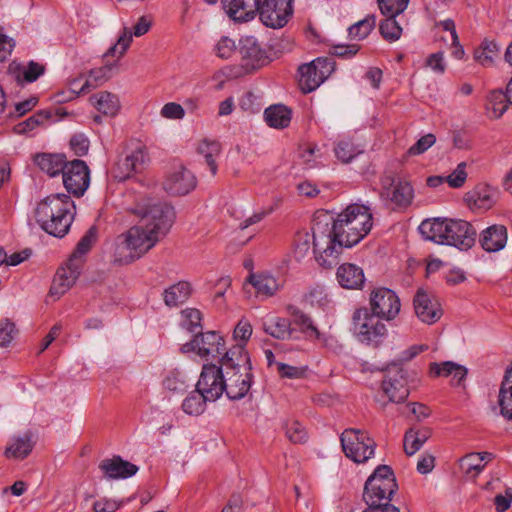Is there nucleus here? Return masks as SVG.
Returning a JSON list of instances; mask_svg holds the SVG:
<instances>
[{
    "label": "nucleus",
    "mask_w": 512,
    "mask_h": 512,
    "mask_svg": "<svg viewBox=\"0 0 512 512\" xmlns=\"http://www.w3.org/2000/svg\"><path fill=\"white\" fill-rule=\"evenodd\" d=\"M316 223V245L327 244L324 253L332 257V260L323 255L318 258L324 268L336 265L343 247L350 248L358 244L373 225L369 207L360 204L349 205L336 219L327 212L318 211Z\"/></svg>",
    "instance_id": "obj_1"
},
{
    "label": "nucleus",
    "mask_w": 512,
    "mask_h": 512,
    "mask_svg": "<svg viewBox=\"0 0 512 512\" xmlns=\"http://www.w3.org/2000/svg\"><path fill=\"white\" fill-rule=\"evenodd\" d=\"M75 210L74 201L69 195L51 194L38 203L35 218L45 232L61 238L68 233Z\"/></svg>",
    "instance_id": "obj_2"
},
{
    "label": "nucleus",
    "mask_w": 512,
    "mask_h": 512,
    "mask_svg": "<svg viewBox=\"0 0 512 512\" xmlns=\"http://www.w3.org/2000/svg\"><path fill=\"white\" fill-rule=\"evenodd\" d=\"M419 232L426 240L462 250L472 247L476 238V230L469 222L447 218L426 219L420 224Z\"/></svg>",
    "instance_id": "obj_3"
},
{
    "label": "nucleus",
    "mask_w": 512,
    "mask_h": 512,
    "mask_svg": "<svg viewBox=\"0 0 512 512\" xmlns=\"http://www.w3.org/2000/svg\"><path fill=\"white\" fill-rule=\"evenodd\" d=\"M220 364L225 369V392L228 398L239 400L245 397L251 388L252 373L244 345L233 346L220 358Z\"/></svg>",
    "instance_id": "obj_4"
},
{
    "label": "nucleus",
    "mask_w": 512,
    "mask_h": 512,
    "mask_svg": "<svg viewBox=\"0 0 512 512\" xmlns=\"http://www.w3.org/2000/svg\"><path fill=\"white\" fill-rule=\"evenodd\" d=\"M130 211L136 215L150 233L158 239L164 238L171 229L176 213L174 208L161 202H153L151 199H143L136 203Z\"/></svg>",
    "instance_id": "obj_5"
},
{
    "label": "nucleus",
    "mask_w": 512,
    "mask_h": 512,
    "mask_svg": "<svg viewBox=\"0 0 512 512\" xmlns=\"http://www.w3.org/2000/svg\"><path fill=\"white\" fill-rule=\"evenodd\" d=\"M115 261L121 264H129L139 259L160 241L155 235L141 223L131 227L126 234L119 238Z\"/></svg>",
    "instance_id": "obj_6"
},
{
    "label": "nucleus",
    "mask_w": 512,
    "mask_h": 512,
    "mask_svg": "<svg viewBox=\"0 0 512 512\" xmlns=\"http://www.w3.org/2000/svg\"><path fill=\"white\" fill-rule=\"evenodd\" d=\"M397 489L398 485L391 467L379 465L365 482L363 500L367 506L390 503Z\"/></svg>",
    "instance_id": "obj_7"
},
{
    "label": "nucleus",
    "mask_w": 512,
    "mask_h": 512,
    "mask_svg": "<svg viewBox=\"0 0 512 512\" xmlns=\"http://www.w3.org/2000/svg\"><path fill=\"white\" fill-rule=\"evenodd\" d=\"M340 442L345 456L355 463H365L374 456L376 443L367 432L355 429H345Z\"/></svg>",
    "instance_id": "obj_8"
},
{
    "label": "nucleus",
    "mask_w": 512,
    "mask_h": 512,
    "mask_svg": "<svg viewBox=\"0 0 512 512\" xmlns=\"http://www.w3.org/2000/svg\"><path fill=\"white\" fill-rule=\"evenodd\" d=\"M380 199L393 209H405L411 205L414 198L412 185L396 179L391 173L380 178Z\"/></svg>",
    "instance_id": "obj_9"
},
{
    "label": "nucleus",
    "mask_w": 512,
    "mask_h": 512,
    "mask_svg": "<svg viewBox=\"0 0 512 512\" xmlns=\"http://www.w3.org/2000/svg\"><path fill=\"white\" fill-rule=\"evenodd\" d=\"M384 371L382 380V391L388 397L390 402L402 403L409 394L408 371L403 367L402 363L392 362L388 364Z\"/></svg>",
    "instance_id": "obj_10"
},
{
    "label": "nucleus",
    "mask_w": 512,
    "mask_h": 512,
    "mask_svg": "<svg viewBox=\"0 0 512 512\" xmlns=\"http://www.w3.org/2000/svg\"><path fill=\"white\" fill-rule=\"evenodd\" d=\"M147 161L146 147L137 143L126 148L123 155H120L111 169V174L117 181H125L134 174L144 169Z\"/></svg>",
    "instance_id": "obj_11"
},
{
    "label": "nucleus",
    "mask_w": 512,
    "mask_h": 512,
    "mask_svg": "<svg viewBox=\"0 0 512 512\" xmlns=\"http://www.w3.org/2000/svg\"><path fill=\"white\" fill-rule=\"evenodd\" d=\"M366 310H357L353 315L354 331L363 343L378 346L387 334L386 325Z\"/></svg>",
    "instance_id": "obj_12"
},
{
    "label": "nucleus",
    "mask_w": 512,
    "mask_h": 512,
    "mask_svg": "<svg viewBox=\"0 0 512 512\" xmlns=\"http://www.w3.org/2000/svg\"><path fill=\"white\" fill-rule=\"evenodd\" d=\"M240 65L246 73L256 71L270 62L265 48L254 36H243L238 42Z\"/></svg>",
    "instance_id": "obj_13"
},
{
    "label": "nucleus",
    "mask_w": 512,
    "mask_h": 512,
    "mask_svg": "<svg viewBox=\"0 0 512 512\" xmlns=\"http://www.w3.org/2000/svg\"><path fill=\"white\" fill-rule=\"evenodd\" d=\"M334 71V62L328 58H317L299 67V84L303 92L314 91Z\"/></svg>",
    "instance_id": "obj_14"
},
{
    "label": "nucleus",
    "mask_w": 512,
    "mask_h": 512,
    "mask_svg": "<svg viewBox=\"0 0 512 512\" xmlns=\"http://www.w3.org/2000/svg\"><path fill=\"white\" fill-rule=\"evenodd\" d=\"M369 304L373 316L387 321L395 319L401 308L398 295L386 287L374 289Z\"/></svg>",
    "instance_id": "obj_15"
},
{
    "label": "nucleus",
    "mask_w": 512,
    "mask_h": 512,
    "mask_svg": "<svg viewBox=\"0 0 512 512\" xmlns=\"http://www.w3.org/2000/svg\"><path fill=\"white\" fill-rule=\"evenodd\" d=\"M293 0H264L259 6L260 20L270 28L284 27L293 14Z\"/></svg>",
    "instance_id": "obj_16"
},
{
    "label": "nucleus",
    "mask_w": 512,
    "mask_h": 512,
    "mask_svg": "<svg viewBox=\"0 0 512 512\" xmlns=\"http://www.w3.org/2000/svg\"><path fill=\"white\" fill-rule=\"evenodd\" d=\"M196 388L204 395V398L214 402L225 392V375L222 366L215 364H205Z\"/></svg>",
    "instance_id": "obj_17"
},
{
    "label": "nucleus",
    "mask_w": 512,
    "mask_h": 512,
    "mask_svg": "<svg viewBox=\"0 0 512 512\" xmlns=\"http://www.w3.org/2000/svg\"><path fill=\"white\" fill-rule=\"evenodd\" d=\"M182 351H194L201 357L211 356L213 359L222 358L227 352L224 339L214 331L198 332L193 340L182 346Z\"/></svg>",
    "instance_id": "obj_18"
},
{
    "label": "nucleus",
    "mask_w": 512,
    "mask_h": 512,
    "mask_svg": "<svg viewBox=\"0 0 512 512\" xmlns=\"http://www.w3.org/2000/svg\"><path fill=\"white\" fill-rule=\"evenodd\" d=\"M62 176L67 191L77 197L84 194L90 183L89 168L80 159L68 162Z\"/></svg>",
    "instance_id": "obj_19"
},
{
    "label": "nucleus",
    "mask_w": 512,
    "mask_h": 512,
    "mask_svg": "<svg viewBox=\"0 0 512 512\" xmlns=\"http://www.w3.org/2000/svg\"><path fill=\"white\" fill-rule=\"evenodd\" d=\"M413 305L418 319L428 325L436 323L443 315V310L437 298L424 289H418Z\"/></svg>",
    "instance_id": "obj_20"
},
{
    "label": "nucleus",
    "mask_w": 512,
    "mask_h": 512,
    "mask_svg": "<svg viewBox=\"0 0 512 512\" xmlns=\"http://www.w3.org/2000/svg\"><path fill=\"white\" fill-rule=\"evenodd\" d=\"M82 266L83 260L70 257L66 266L57 270L50 288V296L60 298L64 295L78 279Z\"/></svg>",
    "instance_id": "obj_21"
},
{
    "label": "nucleus",
    "mask_w": 512,
    "mask_h": 512,
    "mask_svg": "<svg viewBox=\"0 0 512 512\" xmlns=\"http://www.w3.org/2000/svg\"><path fill=\"white\" fill-rule=\"evenodd\" d=\"M499 192L488 184H478L465 193L464 201L473 212H485L497 202Z\"/></svg>",
    "instance_id": "obj_22"
},
{
    "label": "nucleus",
    "mask_w": 512,
    "mask_h": 512,
    "mask_svg": "<svg viewBox=\"0 0 512 512\" xmlns=\"http://www.w3.org/2000/svg\"><path fill=\"white\" fill-rule=\"evenodd\" d=\"M196 184L197 180L194 174L180 166L166 177L163 188L171 195L182 196L194 190Z\"/></svg>",
    "instance_id": "obj_23"
},
{
    "label": "nucleus",
    "mask_w": 512,
    "mask_h": 512,
    "mask_svg": "<svg viewBox=\"0 0 512 512\" xmlns=\"http://www.w3.org/2000/svg\"><path fill=\"white\" fill-rule=\"evenodd\" d=\"M45 71V64L33 60L26 64L12 61L8 66L7 74L18 85L24 86L38 80L39 77L44 75Z\"/></svg>",
    "instance_id": "obj_24"
},
{
    "label": "nucleus",
    "mask_w": 512,
    "mask_h": 512,
    "mask_svg": "<svg viewBox=\"0 0 512 512\" xmlns=\"http://www.w3.org/2000/svg\"><path fill=\"white\" fill-rule=\"evenodd\" d=\"M316 214L313 218V226H312V234H310L307 231L299 232L296 234L295 240H294V250L293 254L297 261H301L304 257H306L310 251L311 244H313V251L315 253L316 260L320 264L319 257L323 255L329 260H332L331 256H326L324 253V249L327 247V244H321L316 245L315 240V227H316Z\"/></svg>",
    "instance_id": "obj_25"
},
{
    "label": "nucleus",
    "mask_w": 512,
    "mask_h": 512,
    "mask_svg": "<svg viewBox=\"0 0 512 512\" xmlns=\"http://www.w3.org/2000/svg\"><path fill=\"white\" fill-rule=\"evenodd\" d=\"M99 469L103 472L104 476L108 479H125L135 475L138 467L120 456H113L112 458L104 459L99 464Z\"/></svg>",
    "instance_id": "obj_26"
},
{
    "label": "nucleus",
    "mask_w": 512,
    "mask_h": 512,
    "mask_svg": "<svg viewBox=\"0 0 512 512\" xmlns=\"http://www.w3.org/2000/svg\"><path fill=\"white\" fill-rule=\"evenodd\" d=\"M227 14L235 21H249L254 18L261 0H222Z\"/></svg>",
    "instance_id": "obj_27"
},
{
    "label": "nucleus",
    "mask_w": 512,
    "mask_h": 512,
    "mask_svg": "<svg viewBox=\"0 0 512 512\" xmlns=\"http://www.w3.org/2000/svg\"><path fill=\"white\" fill-rule=\"evenodd\" d=\"M336 278L340 286L345 289H361L365 282L363 269L352 263L340 265Z\"/></svg>",
    "instance_id": "obj_28"
},
{
    "label": "nucleus",
    "mask_w": 512,
    "mask_h": 512,
    "mask_svg": "<svg viewBox=\"0 0 512 512\" xmlns=\"http://www.w3.org/2000/svg\"><path fill=\"white\" fill-rule=\"evenodd\" d=\"M481 246L488 252L503 249L507 242V229L503 225H492L482 232Z\"/></svg>",
    "instance_id": "obj_29"
},
{
    "label": "nucleus",
    "mask_w": 512,
    "mask_h": 512,
    "mask_svg": "<svg viewBox=\"0 0 512 512\" xmlns=\"http://www.w3.org/2000/svg\"><path fill=\"white\" fill-rule=\"evenodd\" d=\"M192 290V285L188 281H179L163 291V301L169 308L178 307L190 298Z\"/></svg>",
    "instance_id": "obj_30"
},
{
    "label": "nucleus",
    "mask_w": 512,
    "mask_h": 512,
    "mask_svg": "<svg viewBox=\"0 0 512 512\" xmlns=\"http://www.w3.org/2000/svg\"><path fill=\"white\" fill-rule=\"evenodd\" d=\"M90 103L101 114L110 117L116 116L121 107L118 96L108 91L93 94L90 97Z\"/></svg>",
    "instance_id": "obj_31"
},
{
    "label": "nucleus",
    "mask_w": 512,
    "mask_h": 512,
    "mask_svg": "<svg viewBox=\"0 0 512 512\" xmlns=\"http://www.w3.org/2000/svg\"><path fill=\"white\" fill-rule=\"evenodd\" d=\"M247 282L255 288L258 295L264 297L274 296L281 287L279 281L268 273H252Z\"/></svg>",
    "instance_id": "obj_32"
},
{
    "label": "nucleus",
    "mask_w": 512,
    "mask_h": 512,
    "mask_svg": "<svg viewBox=\"0 0 512 512\" xmlns=\"http://www.w3.org/2000/svg\"><path fill=\"white\" fill-rule=\"evenodd\" d=\"M35 163L43 172L54 177L60 173L63 174L68 162L62 154L42 153L35 157Z\"/></svg>",
    "instance_id": "obj_33"
},
{
    "label": "nucleus",
    "mask_w": 512,
    "mask_h": 512,
    "mask_svg": "<svg viewBox=\"0 0 512 512\" xmlns=\"http://www.w3.org/2000/svg\"><path fill=\"white\" fill-rule=\"evenodd\" d=\"M432 430L428 427L410 428L404 435V451L408 456L414 455L431 437Z\"/></svg>",
    "instance_id": "obj_34"
},
{
    "label": "nucleus",
    "mask_w": 512,
    "mask_h": 512,
    "mask_svg": "<svg viewBox=\"0 0 512 512\" xmlns=\"http://www.w3.org/2000/svg\"><path fill=\"white\" fill-rule=\"evenodd\" d=\"M197 153L204 158L211 174L215 176L218 170L216 158L221 153V144L216 140L203 139L197 146Z\"/></svg>",
    "instance_id": "obj_35"
},
{
    "label": "nucleus",
    "mask_w": 512,
    "mask_h": 512,
    "mask_svg": "<svg viewBox=\"0 0 512 512\" xmlns=\"http://www.w3.org/2000/svg\"><path fill=\"white\" fill-rule=\"evenodd\" d=\"M264 117L270 127L283 129L290 124L291 110L282 104L271 105L265 109Z\"/></svg>",
    "instance_id": "obj_36"
},
{
    "label": "nucleus",
    "mask_w": 512,
    "mask_h": 512,
    "mask_svg": "<svg viewBox=\"0 0 512 512\" xmlns=\"http://www.w3.org/2000/svg\"><path fill=\"white\" fill-rule=\"evenodd\" d=\"M117 62L106 63L99 68H94L89 72L88 78L85 83L80 87L81 92L89 91L94 89L112 77L113 69L116 68Z\"/></svg>",
    "instance_id": "obj_37"
},
{
    "label": "nucleus",
    "mask_w": 512,
    "mask_h": 512,
    "mask_svg": "<svg viewBox=\"0 0 512 512\" xmlns=\"http://www.w3.org/2000/svg\"><path fill=\"white\" fill-rule=\"evenodd\" d=\"M290 314L293 316V322L297 325L301 332L310 340H321L322 334L315 326L313 320L304 312L290 307Z\"/></svg>",
    "instance_id": "obj_38"
},
{
    "label": "nucleus",
    "mask_w": 512,
    "mask_h": 512,
    "mask_svg": "<svg viewBox=\"0 0 512 512\" xmlns=\"http://www.w3.org/2000/svg\"><path fill=\"white\" fill-rule=\"evenodd\" d=\"M264 331L279 340L289 339L293 333L290 320L282 317H273L265 322Z\"/></svg>",
    "instance_id": "obj_39"
},
{
    "label": "nucleus",
    "mask_w": 512,
    "mask_h": 512,
    "mask_svg": "<svg viewBox=\"0 0 512 512\" xmlns=\"http://www.w3.org/2000/svg\"><path fill=\"white\" fill-rule=\"evenodd\" d=\"M33 449V442L31 436L28 434L23 437L16 438L5 449V456L7 458L24 459Z\"/></svg>",
    "instance_id": "obj_40"
},
{
    "label": "nucleus",
    "mask_w": 512,
    "mask_h": 512,
    "mask_svg": "<svg viewBox=\"0 0 512 512\" xmlns=\"http://www.w3.org/2000/svg\"><path fill=\"white\" fill-rule=\"evenodd\" d=\"M487 101V110L492 113L491 117L495 119L500 118L510 105L507 90L505 92L502 90L490 92Z\"/></svg>",
    "instance_id": "obj_41"
},
{
    "label": "nucleus",
    "mask_w": 512,
    "mask_h": 512,
    "mask_svg": "<svg viewBox=\"0 0 512 512\" xmlns=\"http://www.w3.org/2000/svg\"><path fill=\"white\" fill-rule=\"evenodd\" d=\"M52 117V112L47 109L39 110L28 119L18 123L15 126L17 133H27L34 130L37 127H41L47 123Z\"/></svg>",
    "instance_id": "obj_42"
},
{
    "label": "nucleus",
    "mask_w": 512,
    "mask_h": 512,
    "mask_svg": "<svg viewBox=\"0 0 512 512\" xmlns=\"http://www.w3.org/2000/svg\"><path fill=\"white\" fill-rule=\"evenodd\" d=\"M499 46L490 40H484L474 52V59L482 66H490L498 57Z\"/></svg>",
    "instance_id": "obj_43"
},
{
    "label": "nucleus",
    "mask_w": 512,
    "mask_h": 512,
    "mask_svg": "<svg viewBox=\"0 0 512 512\" xmlns=\"http://www.w3.org/2000/svg\"><path fill=\"white\" fill-rule=\"evenodd\" d=\"M208 401L209 399L204 398V395L196 389L184 399L182 409L189 415H200L205 411Z\"/></svg>",
    "instance_id": "obj_44"
},
{
    "label": "nucleus",
    "mask_w": 512,
    "mask_h": 512,
    "mask_svg": "<svg viewBox=\"0 0 512 512\" xmlns=\"http://www.w3.org/2000/svg\"><path fill=\"white\" fill-rule=\"evenodd\" d=\"M132 43V34L131 31L124 27L121 35L119 36L117 42L111 46L107 52L104 54V58L108 57H117V60H119L121 57L124 56L128 48L130 47Z\"/></svg>",
    "instance_id": "obj_45"
},
{
    "label": "nucleus",
    "mask_w": 512,
    "mask_h": 512,
    "mask_svg": "<svg viewBox=\"0 0 512 512\" xmlns=\"http://www.w3.org/2000/svg\"><path fill=\"white\" fill-rule=\"evenodd\" d=\"M375 16L369 15L356 22L348 28V35L351 39L362 40L366 38L375 27Z\"/></svg>",
    "instance_id": "obj_46"
},
{
    "label": "nucleus",
    "mask_w": 512,
    "mask_h": 512,
    "mask_svg": "<svg viewBox=\"0 0 512 512\" xmlns=\"http://www.w3.org/2000/svg\"><path fill=\"white\" fill-rule=\"evenodd\" d=\"M334 152L338 160L343 163H349L362 151L351 140L344 139L337 143Z\"/></svg>",
    "instance_id": "obj_47"
},
{
    "label": "nucleus",
    "mask_w": 512,
    "mask_h": 512,
    "mask_svg": "<svg viewBox=\"0 0 512 512\" xmlns=\"http://www.w3.org/2000/svg\"><path fill=\"white\" fill-rule=\"evenodd\" d=\"M379 30L383 38L393 42L400 38L402 28L396 21V16H386V19L380 23Z\"/></svg>",
    "instance_id": "obj_48"
},
{
    "label": "nucleus",
    "mask_w": 512,
    "mask_h": 512,
    "mask_svg": "<svg viewBox=\"0 0 512 512\" xmlns=\"http://www.w3.org/2000/svg\"><path fill=\"white\" fill-rule=\"evenodd\" d=\"M182 326L189 332L198 333L197 329H201L202 313L196 308H187L181 312Z\"/></svg>",
    "instance_id": "obj_49"
},
{
    "label": "nucleus",
    "mask_w": 512,
    "mask_h": 512,
    "mask_svg": "<svg viewBox=\"0 0 512 512\" xmlns=\"http://www.w3.org/2000/svg\"><path fill=\"white\" fill-rule=\"evenodd\" d=\"M163 386L172 392H183L187 388L184 375L177 369L170 371L163 380Z\"/></svg>",
    "instance_id": "obj_50"
},
{
    "label": "nucleus",
    "mask_w": 512,
    "mask_h": 512,
    "mask_svg": "<svg viewBox=\"0 0 512 512\" xmlns=\"http://www.w3.org/2000/svg\"><path fill=\"white\" fill-rule=\"evenodd\" d=\"M377 2L384 16H398L407 8L409 0H377Z\"/></svg>",
    "instance_id": "obj_51"
},
{
    "label": "nucleus",
    "mask_w": 512,
    "mask_h": 512,
    "mask_svg": "<svg viewBox=\"0 0 512 512\" xmlns=\"http://www.w3.org/2000/svg\"><path fill=\"white\" fill-rule=\"evenodd\" d=\"M214 52L217 57L221 59H230L236 52H238V45L235 41L227 36H223L219 39L214 47Z\"/></svg>",
    "instance_id": "obj_52"
},
{
    "label": "nucleus",
    "mask_w": 512,
    "mask_h": 512,
    "mask_svg": "<svg viewBox=\"0 0 512 512\" xmlns=\"http://www.w3.org/2000/svg\"><path fill=\"white\" fill-rule=\"evenodd\" d=\"M97 237V230L95 227H90L84 236L78 242L75 251L71 257H76L81 260L82 257L91 249L92 244L95 242Z\"/></svg>",
    "instance_id": "obj_53"
},
{
    "label": "nucleus",
    "mask_w": 512,
    "mask_h": 512,
    "mask_svg": "<svg viewBox=\"0 0 512 512\" xmlns=\"http://www.w3.org/2000/svg\"><path fill=\"white\" fill-rule=\"evenodd\" d=\"M286 436L292 443H304L307 440V432L298 421L286 424Z\"/></svg>",
    "instance_id": "obj_54"
},
{
    "label": "nucleus",
    "mask_w": 512,
    "mask_h": 512,
    "mask_svg": "<svg viewBox=\"0 0 512 512\" xmlns=\"http://www.w3.org/2000/svg\"><path fill=\"white\" fill-rule=\"evenodd\" d=\"M485 464L481 462L479 454L466 455L461 461V467L466 474L478 475L483 469Z\"/></svg>",
    "instance_id": "obj_55"
},
{
    "label": "nucleus",
    "mask_w": 512,
    "mask_h": 512,
    "mask_svg": "<svg viewBox=\"0 0 512 512\" xmlns=\"http://www.w3.org/2000/svg\"><path fill=\"white\" fill-rule=\"evenodd\" d=\"M467 179L466 163L461 162L457 165L456 169L447 177L446 182L452 188H460L464 185Z\"/></svg>",
    "instance_id": "obj_56"
},
{
    "label": "nucleus",
    "mask_w": 512,
    "mask_h": 512,
    "mask_svg": "<svg viewBox=\"0 0 512 512\" xmlns=\"http://www.w3.org/2000/svg\"><path fill=\"white\" fill-rule=\"evenodd\" d=\"M17 334L15 324L9 319L0 320V346H7Z\"/></svg>",
    "instance_id": "obj_57"
},
{
    "label": "nucleus",
    "mask_w": 512,
    "mask_h": 512,
    "mask_svg": "<svg viewBox=\"0 0 512 512\" xmlns=\"http://www.w3.org/2000/svg\"><path fill=\"white\" fill-rule=\"evenodd\" d=\"M436 141V137L432 133L422 136L409 150V155H420L427 151Z\"/></svg>",
    "instance_id": "obj_58"
},
{
    "label": "nucleus",
    "mask_w": 512,
    "mask_h": 512,
    "mask_svg": "<svg viewBox=\"0 0 512 512\" xmlns=\"http://www.w3.org/2000/svg\"><path fill=\"white\" fill-rule=\"evenodd\" d=\"M277 371L281 377L297 379L304 376L306 368L291 366L285 363H277Z\"/></svg>",
    "instance_id": "obj_59"
},
{
    "label": "nucleus",
    "mask_w": 512,
    "mask_h": 512,
    "mask_svg": "<svg viewBox=\"0 0 512 512\" xmlns=\"http://www.w3.org/2000/svg\"><path fill=\"white\" fill-rule=\"evenodd\" d=\"M426 66L437 74H443L446 70L444 53L440 51L429 55L426 59Z\"/></svg>",
    "instance_id": "obj_60"
},
{
    "label": "nucleus",
    "mask_w": 512,
    "mask_h": 512,
    "mask_svg": "<svg viewBox=\"0 0 512 512\" xmlns=\"http://www.w3.org/2000/svg\"><path fill=\"white\" fill-rule=\"evenodd\" d=\"M70 146L77 156H84L89 149V140L83 134H76L70 139Z\"/></svg>",
    "instance_id": "obj_61"
},
{
    "label": "nucleus",
    "mask_w": 512,
    "mask_h": 512,
    "mask_svg": "<svg viewBox=\"0 0 512 512\" xmlns=\"http://www.w3.org/2000/svg\"><path fill=\"white\" fill-rule=\"evenodd\" d=\"M161 115L167 119H182L185 115V111L180 104L170 102L162 107Z\"/></svg>",
    "instance_id": "obj_62"
},
{
    "label": "nucleus",
    "mask_w": 512,
    "mask_h": 512,
    "mask_svg": "<svg viewBox=\"0 0 512 512\" xmlns=\"http://www.w3.org/2000/svg\"><path fill=\"white\" fill-rule=\"evenodd\" d=\"M331 53L335 56L349 59L357 54V52L360 50V45L358 44H350V45H334L332 48Z\"/></svg>",
    "instance_id": "obj_63"
},
{
    "label": "nucleus",
    "mask_w": 512,
    "mask_h": 512,
    "mask_svg": "<svg viewBox=\"0 0 512 512\" xmlns=\"http://www.w3.org/2000/svg\"><path fill=\"white\" fill-rule=\"evenodd\" d=\"M512 502V490L507 489L505 494H497L494 498V504L497 512H505L510 508Z\"/></svg>",
    "instance_id": "obj_64"
}]
</instances>
